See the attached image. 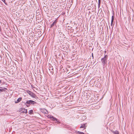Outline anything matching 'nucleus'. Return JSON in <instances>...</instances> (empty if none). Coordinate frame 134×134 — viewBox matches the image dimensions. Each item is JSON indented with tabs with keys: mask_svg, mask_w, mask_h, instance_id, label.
I'll return each instance as SVG.
<instances>
[{
	"mask_svg": "<svg viewBox=\"0 0 134 134\" xmlns=\"http://www.w3.org/2000/svg\"><path fill=\"white\" fill-rule=\"evenodd\" d=\"M107 58V55H105L104 58L101 59L102 63L104 65L106 63Z\"/></svg>",
	"mask_w": 134,
	"mask_h": 134,
	"instance_id": "nucleus-1",
	"label": "nucleus"
},
{
	"mask_svg": "<svg viewBox=\"0 0 134 134\" xmlns=\"http://www.w3.org/2000/svg\"><path fill=\"white\" fill-rule=\"evenodd\" d=\"M41 111L42 112L45 114H47L48 113V112L46 110L44 109H41Z\"/></svg>",
	"mask_w": 134,
	"mask_h": 134,
	"instance_id": "nucleus-2",
	"label": "nucleus"
},
{
	"mask_svg": "<svg viewBox=\"0 0 134 134\" xmlns=\"http://www.w3.org/2000/svg\"><path fill=\"white\" fill-rule=\"evenodd\" d=\"M34 104V101L32 100H28L27 101L26 104Z\"/></svg>",
	"mask_w": 134,
	"mask_h": 134,
	"instance_id": "nucleus-3",
	"label": "nucleus"
},
{
	"mask_svg": "<svg viewBox=\"0 0 134 134\" xmlns=\"http://www.w3.org/2000/svg\"><path fill=\"white\" fill-rule=\"evenodd\" d=\"M27 92L28 94L30 95L32 97H34V94L33 93L31 92L30 91H27Z\"/></svg>",
	"mask_w": 134,
	"mask_h": 134,
	"instance_id": "nucleus-4",
	"label": "nucleus"
},
{
	"mask_svg": "<svg viewBox=\"0 0 134 134\" xmlns=\"http://www.w3.org/2000/svg\"><path fill=\"white\" fill-rule=\"evenodd\" d=\"M86 124H82L81 125V126L80 127V128H84L85 129L86 128Z\"/></svg>",
	"mask_w": 134,
	"mask_h": 134,
	"instance_id": "nucleus-5",
	"label": "nucleus"
},
{
	"mask_svg": "<svg viewBox=\"0 0 134 134\" xmlns=\"http://www.w3.org/2000/svg\"><path fill=\"white\" fill-rule=\"evenodd\" d=\"M21 98H18L17 99L16 101L15 102V103H18L19 102H20L21 100Z\"/></svg>",
	"mask_w": 134,
	"mask_h": 134,
	"instance_id": "nucleus-6",
	"label": "nucleus"
},
{
	"mask_svg": "<svg viewBox=\"0 0 134 134\" xmlns=\"http://www.w3.org/2000/svg\"><path fill=\"white\" fill-rule=\"evenodd\" d=\"M52 120L53 121H56L57 122H59V121L55 118L53 116V118H52Z\"/></svg>",
	"mask_w": 134,
	"mask_h": 134,
	"instance_id": "nucleus-7",
	"label": "nucleus"
},
{
	"mask_svg": "<svg viewBox=\"0 0 134 134\" xmlns=\"http://www.w3.org/2000/svg\"><path fill=\"white\" fill-rule=\"evenodd\" d=\"M47 117L48 118L50 119L51 120L52 118H53V116L51 115H49Z\"/></svg>",
	"mask_w": 134,
	"mask_h": 134,
	"instance_id": "nucleus-8",
	"label": "nucleus"
},
{
	"mask_svg": "<svg viewBox=\"0 0 134 134\" xmlns=\"http://www.w3.org/2000/svg\"><path fill=\"white\" fill-rule=\"evenodd\" d=\"M22 109L23 110H24V111H23V112L24 113H27V109H26L24 108H22Z\"/></svg>",
	"mask_w": 134,
	"mask_h": 134,
	"instance_id": "nucleus-9",
	"label": "nucleus"
},
{
	"mask_svg": "<svg viewBox=\"0 0 134 134\" xmlns=\"http://www.w3.org/2000/svg\"><path fill=\"white\" fill-rule=\"evenodd\" d=\"M113 133L114 134H118L119 133L118 131H113Z\"/></svg>",
	"mask_w": 134,
	"mask_h": 134,
	"instance_id": "nucleus-10",
	"label": "nucleus"
},
{
	"mask_svg": "<svg viewBox=\"0 0 134 134\" xmlns=\"http://www.w3.org/2000/svg\"><path fill=\"white\" fill-rule=\"evenodd\" d=\"M56 22H57L56 20H55L53 22V24L51 26V27L53 26H54V24H55Z\"/></svg>",
	"mask_w": 134,
	"mask_h": 134,
	"instance_id": "nucleus-11",
	"label": "nucleus"
},
{
	"mask_svg": "<svg viewBox=\"0 0 134 134\" xmlns=\"http://www.w3.org/2000/svg\"><path fill=\"white\" fill-rule=\"evenodd\" d=\"M77 133L79 134H85L84 133L80 131H78Z\"/></svg>",
	"mask_w": 134,
	"mask_h": 134,
	"instance_id": "nucleus-12",
	"label": "nucleus"
},
{
	"mask_svg": "<svg viewBox=\"0 0 134 134\" xmlns=\"http://www.w3.org/2000/svg\"><path fill=\"white\" fill-rule=\"evenodd\" d=\"M33 112V110H30L29 111V114H31V113H32Z\"/></svg>",
	"mask_w": 134,
	"mask_h": 134,
	"instance_id": "nucleus-13",
	"label": "nucleus"
},
{
	"mask_svg": "<svg viewBox=\"0 0 134 134\" xmlns=\"http://www.w3.org/2000/svg\"><path fill=\"white\" fill-rule=\"evenodd\" d=\"M114 17L113 16H112L111 18V22L112 23H113L114 21Z\"/></svg>",
	"mask_w": 134,
	"mask_h": 134,
	"instance_id": "nucleus-14",
	"label": "nucleus"
},
{
	"mask_svg": "<svg viewBox=\"0 0 134 134\" xmlns=\"http://www.w3.org/2000/svg\"><path fill=\"white\" fill-rule=\"evenodd\" d=\"M3 90H4V89L3 88L0 89V91H3Z\"/></svg>",
	"mask_w": 134,
	"mask_h": 134,
	"instance_id": "nucleus-15",
	"label": "nucleus"
},
{
	"mask_svg": "<svg viewBox=\"0 0 134 134\" xmlns=\"http://www.w3.org/2000/svg\"><path fill=\"white\" fill-rule=\"evenodd\" d=\"M111 26H113V23H112V22H111Z\"/></svg>",
	"mask_w": 134,
	"mask_h": 134,
	"instance_id": "nucleus-16",
	"label": "nucleus"
},
{
	"mask_svg": "<svg viewBox=\"0 0 134 134\" xmlns=\"http://www.w3.org/2000/svg\"><path fill=\"white\" fill-rule=\"evenodd\" d=\"M100 1H98V4H99V5L100 4Z\"/></svg>",
	"mask_w": 134,
	"mask_h": 134,
	"instance_id": "nucleus-17",
	"label": "nucleus"
},
{
	"mask_svg": "<svg viewBox=\"0 0 134 134\" xmlns=\"http://www.w3.org/2000/svg\"><path fill=\"white\" fill-rule=\"evenodd\" d=\"M86 116H83V118H84V119H86Z\"/></svg>",
	"mask_w": 134,
	"mask_h": 134,
	"instance_id": "nucleus-18",
	"label": "nucleus"
},
{
	"mask_svg": "<svg viewBox=\"0 0 134 134\" xmlns=\"http://www.w3.org/2000/svg\"><path fill=\"white\" fill-rule=\"evenodd\" d=\"M26 105L27 106V107L29 106V104L28 105L27 104H26Z\"/></svg>",
	"mask_w": 134,
	"mask_h": 134,
	"instance_id": "nucleus-19",
	"label": "nucleus"
},
{
	"mask_svg": "<svg viewBox=\"0 0 134 134\" xmlns=\"http://www.w3.org/2000/svg\"><path fill=\"white\" fill-rule=\"evenodd\" d=\"M3 1V2H4V3H5V0H4V1Z\"/></svg>",
	"mask_w": 134,
	"mask_h": 134,
	"instance_id": "nucleus-20",
	"label": "nucleus"
},
{
	"mask_svg": "<svg viewBox=\"0 0 134 134\" xmlns=\"http://www.w3.org/2000/svg\"><path fill=\"white\" fill-rule=\"evenodd\" d=\"M92 57H93V53H92Z\"/></svg>",
	"mask_w": 134,
	"mask_h": 134,
	"instance_id": "nucleus-21",
	"label": "nucleus"
},
{
	"mask_svg": "<svg viewBox=\"0 0 134 134\" xmlns=\"http://www.w3.org/2000/svg\"><path fill=\"white\" fill-rule=\"evenodd\" d=\"M34 104H35V103H36V102L34 101Z\"/></svg>",
	"mask_w": 134,
	"mask_h": 134,
	"instance_id": "nucleus-22",
	"label": "nucleus"
},
{
	"mask_svg": "<svg viewBox=\"0 0 134 134\" xmlns=\"http://www.w3.org/2000/svg\"><path fill=\"white\" fill-rule=\"evenodd\" d=\"M106 51H105V53L106 52Z\"/></svg>",
	"mask_w": 134,
	"mask_h": 134,
	"instance_id": "nucleus-23",
	"label": "nucleus"
}]
</instances>
